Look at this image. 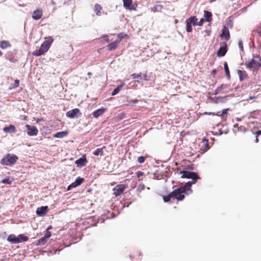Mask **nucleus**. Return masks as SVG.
Instances as JSON below:
<instances>
[{"mask_svg": "<svg viewBox=\"0 0 261 261\" xmlns=\"http://www.w3.org/2000/svg\"><path fill=\"white\" fill-rule=\"evenodd\" d=\"M193 185V183L188 181L186 182L184 186H181V187H184L185 189V192H186V195H188L191 194L193 192L191 189V187Z\"/></svg>", "mask_w": 261, "mask_h": 261, "instance_id": "17", "label": "nucleus"}, {"mask_svg": "<svg viewBox=\"0 0 261 261\" xmlns=\"http://www.w3.org/2000/svg\"><path fill=\"white\" fill-rule=\"evenodd\" d=\"M84 181V178H81L80 177H78L75 181L72 182L71 184L68 186L67 188V190H69L71 188H75L79 186H80L83 181Z\"/></svg>", "mask_w": 261, "mask_h": 261, "instance_id": "14", "label": "nucleus"}, {"mask_svg": "<svg viewBox=\"0 0 261 261\" xmlns=\"http://www.w3.org/2000/svg\"><path fill=\"white\" fill-rule=\"evenodd\" d=\"M138 100L135 99V100H132L128 101V103H130V102H133L134 103H136L138 102Z\"/></svg>", "mask_w": 261, "mask_h": 261, "instance_id": "46", "label": "nucleus"}, {"mask_svg": "<svg viewBox=\"0 0 261 261\" xmlns=\"http://www.w3.org/2000/svg\"><path fill=\"white\" fill-rule=\"evenodd\" d=\"M255 98H256V97H255V96H250L247 100H251L252 99H255Z\"/></svg>", "mask_w": 261, "mask_h": 261, "instance_id": "50", "label": "nucleus"}, {"mask_svg": "<svg viewBox=\"0 0 261 261\" xmlns=\"http://www.w3.org/2000/svg\"><path fill=\"white\" fill-rule=\"evenodd\" d=\"M7 240L13 244H18L20 243V241L18 239L17 237L13 234H10L7 238Z\"/></svg>", "mask_w": 261, "mask_h": 261, "instance_id": "20", "label": "nucleus"}, {"mask_svg": "<svg viewBox=\"0 0 261 261\" xmlns=\"http://www.w3.org/2000/svg\"><path fill=\"white\" fill-rule=\"evenodd\" d=\"M122 37L119 38L118 39L114 41V42L109 44L107 47V50L109 51H112L117 48L119 43L121 41Z\"/></svg>", "mask_w": 261, "mask_h": 261, "instance_id": "9", "label": "nucleus"}, {"mask_svg": "<svg viewBox=\"0 0 261 261\" xmlns=\"http://www.w3.org/2000/svg\"><path fill=\"white\" fill-rule=\"evenodd\" d=\"M68 132L67 131H62L57 133L53 135L54 138H62L67 136Z\"/></svg>", "mask_w": 261, "mask_h": 261, "instance_id": "23", "label": "nucleus"}, {"mask_svg": "<svg viewBox=\"0 0 261 261\" xmlns=\"http://www.w3.org/2000/svg\"><path fill=\"white\" fill-rule=\"evenodd\" d=\"M87 162L86 155L83 156L82 158L79 159L75 161V164L77 167H81L85 166Z\"/></svg>", "mask_w": 261, "mask_h": 261, "instance_id": "16", "label": "nucleus"}, {"mask_svg": "<svg viewBox=\"0 0 261 261\" xmlns=\"http://www.w3.org/2000/svg\"><path fill=\"white\" fill-rule=\"evenodd\" d=\"M124 84H121L120 85H118L112 92V95H115L117 94L122 89V88L123 87Z\"/></svg>", "mask_w": 261, "mask_h": 261, "instance_id": "32", "label": "nucleus"}, {"mask_svg": "<svg viewBox=\"0 0 261 261\" xmlns=\"http://www.w3.org/2000/svg\"><path fill=\"white\" fill-rule=\"evenodd\" d=\"M216 1V0H210V2L212 3V2H215Z\"/></svg>", "mask_w": 261, "mask_h": 261, "instance_id": "57", "label": "nucleus"}, {"mask_svg": "<svg viewBox=\"0 0 261 261\" xmlns=\"http://www.w3.org/2000/svg\"><path fill=\"white\" fill-rule=\"evenodd\" d=\"M25 127L27 128V134L29 136H36L38 133V130L35 126L26 124Z\"/></svg>", "mask_w": 261, "mask_h": 261, "instance_id": "11", "label": "nucleus"}, {"mask_svg": "<svg viewBox=\"0 0 261 261\" xmlns=\"http://www.w3.org/2000/svg\"><path fill=\"white\" fill-rule=\"evenodd\" d=\"M229 110L228 109H225L223 110L222 111H219L217 112L216 113H213L212 114L213 115H217L218 116L223 117L225 115L227 114L228 111Z\"/></svg>", "mask_w": 261, "mask_h": 261, "instance_id": "28", "label": "nucleus"}, {"mask_svg": "<svg viewBox=\"0 0 261 261\" xmlns=\"http://www.w3.org/2000/svg\"><path fill=\"white\" fill-rule=\"evenodd\" d=\"M106 148L105 146H103L102 147L96 149L93 153L94 155L96 156H102L104 155L103 150Z\"/></svg>", "mask_w": 261, "mask_h": 261, "instance_id": "24", "label": "nucleus"}, {"mask_svg": "<svg viewBox=\"0 0 261 261\" xmlns=\"http://www.w3.org/2000/svg\"><path fill=\"white\" fill-rule=\"evenodd\" d=\"M254 134L256 136H259L260 135H261V130H258V131L256 132Z\"/></svg>", "mask_w": 261, "mask_h": 261, "instance_id": "45", "label": "nucleus"}, {"mask_svg": "<svg viewBox=\"0 0 261 261\" xmlns=\"http://www.w3.org/2000/svg\"><path fill=\"white\" fill-rule=\"evenodd\" d=\"M48 211V208L47 206H43L40 207H38L36 211V214L38 216H43L46 215V214Z\"/></svg>", "mask_w": 261, "mask_h": 261, "instance_id": "13", "label": "nucleus"}, {"mask_svg": "<svg viewBox=\"0 0 261 261\" xmlns=\"http://www.w3.org/2000/svg\"><path fill=\"white\" fill-rule=\"evenodd\" d=\"M54 39L49 37L46 40L43 41L39 49L33 52L32 55L37 57L43 55L49 49Z\"/></svg>", "mask_w": 261, "mask_h": 261, "instance_id": "2", "label": "nucleus"}, {"mask_svg": "<svg viewBox=\"0 0 261 261\" xmlns=\"http://www.w3.org/2000/svg\"><path fill=\"white\" fill-rule=\"evenodd\" d=\"M3 131L6 133H9L14 134L16 132V128L14 125L11 124L8 126L5 127L3 128Z\"/></svg>", "mask_w": 261, "mask_h": 261, "instance_id": "22", "label": "nucleus"}, {"mask_svg": "<svg viewBox=\"0 0 261 261\" xmlns=\"http://www.w3.org/2000/svg\"><path fill=\"white\" fill-rule=\"evenodd\" d=\"M197 180L198 179H195V180L192 179V181H190V182H191V183H193V184H195Z\"/></svg>", "mask_w": 261, "mask_h": 261, "instance_id": "51", "label": "nucleus"}, {"mask_svg": "<svg viewBox=\"0 0 261 261\" xmlns=\"http://www.w3.org/2000/svg\"><path fill=\"white\" fill-rule=\"evenodd\" d=\"M228 88V86L226 84H222L221 86L216 89L217 92H219L222 89H225Z\"/></svg>", "mask_w": 261, "mask_h": 261, "instance_id": "38", "label": "nucleus"}, {"mask_svg": "<svg viewBox=\"0 0 261 261\" xmlns=\"http://www.w3.org/2000/svg\"><path fill=\"white\" fill-rule=\"evenodd\" d=\"M234 127V128H237V130L238 132H245L247 130V129L245 127L243 126H239L238 124H235Z\"/></svg>", "mask_w": 261, "mask_h": 261, "instance_id": "36", "label": "nucleus"}, {"mask_svg": "<svg viewBox=\"0 0 261 261\" xmlns=\"http://www.w3.org/2000/svg\"><path fill=\"white\" fill-rule=\"evenodd\" d=\"M258 34L260 36H261V30L258 32Z\"/></svg>", "mask_w": 261, "mask_h": 261, "instance_id": "56", "label": "nucleus"}, {"mask_svg": "<svg viewBox=\"0 0 261 261\" xmlns=\"http://www.w3.org/2000/svg\"><path fill=\"white\" fill-rule=\"evenodd\" d=\"M17 159L18 158L15 155L8 154L1 160V163L3 165H12L17 161Z\"/></svg>", "mask_w": 261, "mask_h": 261, "instance_id": "4", "label": "nucleus"}, {"mask_svg": "<svg viewBox=\"0 0 261 261\" xmlns=\"http://www.w3.org/2000/svg\"><path fill=\"white\" fill-rule=\"evenodd\" d=\"M91 74H92V73H91V72H89L88 73V75L89 76H90L91 75Z\"/></svg>", "mask_w": 261, "mask_h": 261, "instance_id": "55", "label": "nucleus"}, {"mask_svg": "<svg viewBox=\"0 0 261 261\" xmlns=\"http://www.w3.org/2000/svg\"><path fill=\"white\" fill-rule=\"evenodd\" d=\"M103 37L105 38V40L107 42H110V40H109V38H108V35H105L103 36Z\"/></svg>", "mask_w": 261, "mask_h": 261, "instance_id": "47", "label": "nucleus"}, {"mask_svg": "<svg viewBox=\"0 0 261 261\" xmlns=\"http://www.w3.org/2000/svg\"><path fill=\"white\" fill-rule=\"evenodd\" d=\"M199 146L200 150H202L203 151L207 150L210 148L208 140L205 139H203L201 143L199 144Z\"/></svg>", "mask_w": 261, "mask_h": 261, "instance_id": "15", "label": "nucleus"}, {"mask_svg": "<svg viewBox=\"0 0 261 261\" xmlns=\"http://www.w3.org/2000/svg\"><path fill=\"white\" fill-rule=\"evenodd\" d=\"M141 73H133V74H132V78L133 79H139L140 80H141L142 78L141 77Z\"/></svg>", "mask_w": 261, "mask_h": 261, "instance_id": "39", "label": "nucleus"}, {"mask_svg": "<svg viewBox=\"0 0 261 261\" xmlns=\"http://www.w3.org/2000/svg\"><path fill=\"white\" fill-rule=\"evenodd\" d=\"M216 71L217 70L216 69H214L213 71H212V73L215 74L216 73Z\"/></svg>", "mask_w": 261, "mask_h": 261, "instance_id": "52", "label": "nucleus"}, {"mask_svg": "<svg viewBox=\"0 0 261 261\" xmlns=\"http://www.w3.org/2000/svg\"><path fill=\"white\" fill-rule=\"evenodd\" d=\"M238 45H239V47L240 49V50L241 51H243L244 50V48H243V41L242 40H240L239 41V43H238Z\"/></svg>", "mask_w": 261, "mask_h": 261, "instance_id": "41", "label": "nucleus"}, {"mask_svg": "<svg viewBox=\"0 0 261 261\" xmlns=\"http://www.w3.org/2000/svg\"><path fill=\"white\" fill-rule=\"evenodd\" d=\"M186 31L187 32H191L192 31V23L188 19L186 20Z\"/></svg>", "mask_w": 261, "mask_h": 261, "instance_id": "34", "label": "nucleus"}, {"mask_svg": "<svg viewBox=\"0 0 261 261\" xmlns=\"http://www.w3.org/2000/svg\"><path fill=\"white\" fill-rule=\"evenodd\" d=\"M102 10V7L99 4H96L94 5V12L97 16L101 15V11Z\"/></svg>", "mask_w": 261, "mask_h": 261, "instance_id": "25", "label": "nucleus"}, {"mask_svg": "<svg viewBox=\"0 0 261 261\" xmlns=\"http://www.w3.org/2000/svg\"><path fill=\"white\" fill-rule=\"evenodd\" d=\"M245 65L247 68L253 71H258L261 67V57L259 55L253 56L252 60L247 62Z\"/></svg>", "mask_w": 261, "mask_h": 261, "instance_id": "3", "label": "nucleus"}, {"mask_svg": "<svg viewBox=\"0 0 261 261\" xmlns=\"http://www.w3.org/2000/svg\"><path fill=\"white\" fill-rule=\"evenodd\" d=\"M19 85V81L18 80H16L15 81V84H14L15 87H18Z\"/></svg>", "mask_w": 261, "mask_h": 261, "instance_id": "44", "label": "nucleus"}, {"mask_svg": "<svg viewBox=\"0 0 261 261\" xmlns=\"http://www.w3.org/2000/svg\"><path fill=\"white\" fill-rule=\"evenodd\" d=\"M107 110V109L106 108L98 109L93 112V115L95 118H98L99 116L102 115Z\"/></svg>", "mask_w": 261, "mask_h": 261, "instance_id": "21", "label": "nucleus"}, {"mask_svg": "<svg viewBox=\"0 0 261 261\" xmlns=\"http://www.w3.org/2000/svg\"><path fill=\"white\" fill-rule=\"evenodd\" d=\"M123 6L126 9L135 11L136 7L133 4V0H122Z\"/></svg>", "mask_w": 261, "mask_h": 261, "instance_id": "12", "label": "nucleus"}, {"mask_svg": "<svg viewBox=\"0 0 261 261\" xmlns=\"http://www.w3.org/2000/svg\"><path fill=\"white\" fill-rule=\"evenodd\" d=\"M11 46V44L8 41L3 40L0 42V47L2 49H6Z\"/></svg>", "mask_w": 261, "mask_h": 261, "instance_id": "27", "label": "nucleus"}, {"mask_svg": "<svg viewBox=\"0 0 261 261\" xmlns=\"http://www.w3.org/2000/svg\"><path fill=\"white\" fill-rule=\"evenodd\" d=\"M227 44L226 42L220 43V47L217 51V55L218 57H222L225 56L227 52Z\"/></svg>", "mask_w": 261, "mask_h": 261, "instance_id": "7", "label": "nucleus"}, {"mask_svg": "<svg viewBox=\"0 0 261 261\" xmlns=\"http://www.w3.org/2000/svg\"><path fill=\"white\" fill-rule=\"evenodd\" d=\"M220 37L222 39H224L226 41H228L230 37L229 31L227 27L225 25L223 26L222 33L220 35Z\"/></svg>", "mask_w": 261, "mask_h": 261, "instance_id": "10", "label": "nucleus"}, {"mask_svg": "<svg viewBox=\"0 0 261 261\" xmlns=\"http://www.w3.org/2000/svg\"><path fill=\"white\" fill-rule=\"evenodd\" d=\"M47 242V239L45 237H43L40 239H39L36 243L37 245H44L46 244Z\"/></svg>", "mask_w": 261, "mask_h": 261, "instance_id": "30", "label": "nucleus"}, {"mask_svg": "<svg viewBox=\"0 0 261 261\" xmlns=\"http://www.w3.org/2000/svg\"><path fill=\"white\" fill-rule=\"evenodd\" d=\"M146 157L143 156H140L138 158L137 161L138 163L142 164L143 163L145 162V159Z\"/></svg>", "mask_w": 261, "mask_h": 261, "instance_id": "40", "label": "nucleus"}, {"mask_svg": "<svg viewBox=\"0 0 261 261\" xmlns=\"http://www.w3.org/2000/svg\"><path fill=\"white\" fill-rule=\"evenodd\" d=\"M51 228H52V226H49L47 228V231H49V230L50 229H51Z\"/></svg>", "mask_w": 261, "mask_h": 261, "instance_id": "54", "label": "nucleus"}, {"mask_svg": "<svg viewBox=\"0 0 261 261\" xmlns=\"http://www.w3.org/2000/svg\"><path fill=\"white\" fill-rule=\"evenodd\" d=\"M193 25H197V18L196 16H191L187 19Z\"/></svg>", "mask_w": 261, "mask_h": 261, "instance_id": "31", "label": "nucleus"}, {"mask_svg": "<svg viewBox=\"0 0 261 261\" xmlns=\"http://www.w3.org/2000/svg\"><path fill=\"white\" fill-rule=\"evenodd\" d=\"M51 236V232H50L49 231H46V232L44 234V237H45V238H46L47 239L48 238H50Z\"/></svg>", "mask_w": 261, "mask_h": 261, "instance_id": "42", "label": "nucleus"}, {"mask_svg": "<svg viewBox=\"0 0 261 261\" xmlns=\"http://www.w3.org/2000/svg\"><path fill=\"white\" fill-rule=\"evenodd\" d=\"M186 192L184 187L178 188L168 195L163 196V200L165 202H169L171 199H175L177 201H181L185 198Z\"/></svg>", "mask_w": 261, "mask_h": 261, "instance_id": "1", "label": "nucleus"}, {"mask_svg": "<svg viewBox=\"0 0 261 261\" xmlns=\"http://www.w3.org/2000/svg\"><path fill=\"white\" fill-rule=\"evenodd\" d=\"M143 79L145 81H148L149 80L148 77V76L146 74L144 75Z\"/></svg>", "mask_w": 261, "mask_h": 261, "instance_id": "48", "label": "nucleus"}, {"mask_svg": "<svg viewBox=\"0 0 261 261\" xmlns=\"http://www.w3.org/2000/svg\"><path fill=\"white\" fill-rule=\"evenodd\" d=\"M42 11L41 10H37L33 12L32 18L35 20H38L42 17Z\"/></svg>", "mask_w": 261, "mask_h": 261, "instance_id": "18", "label": "nucleus"}, {"mask_svg": "<svg viewBox=\"0 0 261 261\" xmlns=\"http://www.w3.org/2000/svg\"><path fill=\"white\" fill-rule=\"evenodd\" d=\"M203 22H204V19L203 18H201L200 21L199 22H197V25H198V26L202 25V24L203 23Z\"/></svg>", "mask_w": 261, "mask_h": 261, "instance_id": "43", "label": "nucleus"}, {"mask_svg": "<svg viewBox=\"0 0 261 261\" xmlns=\"http://www.w3.org/2000/svg\"><path fill=\"white\" fill-rule=\"evenodd\" d=\"M17 238L20 241V243L21 242H26L29 240L28 237L23 234H19Z\"/></svg>", "mask_w": 261, "mask_h": 261, "instance_id": "33", "label": "nucleus"}, {"mask_svg": "<svg viewBox=\"0 0 261 261\" xmlns=\"http://www.w3.org/2000/svg\"><path fill=\"white\" fill-rule=\"evenodd\" d=\"M180 174H181V177L182 178H191L193 180L198 179L200 178L197 174L194 172L182 171L180 172Z\"/></svg>", "mask_w": 261, "mask_h": 261, "instance_id": "5", "label": "nucleus"}, {"mask_svg": "<svg viewBox=\"0 0 261 261\" xmlns=\"http://www.w3.org/2000/svg\"><path fill=\"white\" fill-rule=\"evenodd\" d=\"M205 33H206L207 36H210L211 34V30H206Z\"/></svg>", "mask_w": 261, "mask_h": 261, "instance_id": "49", "label": "nucleus"}, {"mask_svg": "<svg viewBox=\"0 0 261 261\" xmlns=\"http://www.w3.org/2000/svg\"><path fill=\"white\" fill-rule=\"evenodd\" d=\"M204 16L206 19V21L207 22H211L212 20V13L208 11H204Z\"/></svg>", "mask_w": 261, "mask_h": 261, "instance_id": "26", "label": "nucleus"}, {"mask_svg": "<svg viewBox=\"0 0 261 261\" xmlns=\"http://www.w3.org/2000/svg\"><path fill=\"white\" fill-rule=\"evenodd\" d=\"M136 174L139 180H143L144 177V174L143 172L138 171L136 172Z\"/></svg>", "mask_w": 261, "mask_h": 261, "instance_id": "35", "label": "nucleus"}, {"mask_svg": "<svg viewBox=\"0 0 261 261\" xmlns=\"http://www.w3.org/2000/svg\"><path fill=\"white\" fill-rule=\"evenodd\" d=\"M66 116L68 118H73L77 117L81 115L80 110L78 108H75L71 110L68 111L66 114Z\"/></svg>", "mask_w": 261, "mask_h": 261, "instance_id": "8", "label": "nucleus"}, {"mask_svg": "<svg viewBox=\"0 0 261 261\" xmlns=\"http://www.w3.org/2000/svg\"><path fill=\"white\" fill-rule=\"evenodd\" d=\"M238 74L239 76V79L241 81H244L248 78V74L246 71L245 70H238Z\"/></svg>", "mask_w": 261, "mask_h": 261, "instance_id": "19", "label": "nucleus"}, {"mask_svg": "<svg viewBox=\"0 0 261 261\" xmlns=\"http://www.w3.org/2000/svg\"><path fill=\"white\" fill-rule=\"evenodd\" d=\"M127 188V186L126 185L120 184L116 185L113 189V195L116 197L121 195Z\"/></svg>", "mask_w": 261, "mask_h": 261, "instance_id": "6", "label": "nucleus"}, {"mask_svg": "<svg viewBox=\"0 0 261 261\" xmlns=\"http://www.w3.org/2000/svg\"><path fill=\"white\" fill-rule=\"evenodd\" d=\"M258 136H256V139H255V142H256V143H257V142H258Z\"/></svg>", "mask_w": 261, "mask_h": 261, "instance_id": "53", "label": "nucleus"}, {"mask_svg": "<svg viewBox=\"0 0 261 261\" xmlns=\"http://www.w3.org/2000/svg\"><path fill=\"white\" fill-rule=\"evenodd\" d=\"M3 53L0 50V56H1L2 55Z\"/></svg>", "mask_w": 261, "mask_h": 261, "instance_id": "58", "label": "nucleus"}, {"mask_svg": "<svg viewBox=\"0 0 261 261\" xmlns=\"http://www.w3.org/2000/svg\"><path fill=\"white\" fill-rule=\"evenodd\" d=\"M224 68L225 72V75L228 80H229L230 78V72L229 70V68L227 65V62H225L224 64Z\"/></svg>", "mask_w": 261, "mask_h": 261, "instance_id": "29", "label": "nucleus"}, {"mask_svg": "<svg viewBox=\"0 0 261 261\" xmlns=\"http://www.w3.org/2000/svg\"><path fill=\"white\" fill-rule=\"evenodd\" d=\"M12 178H10L9 177L6 178L5 179H3L2 181V182L5 184H8L10 185L12 182Z\"/></svg>", "mask_w": 261, "mask_h": 261, "instance_id": "37", "label": "nucleus"}]
</instances>
